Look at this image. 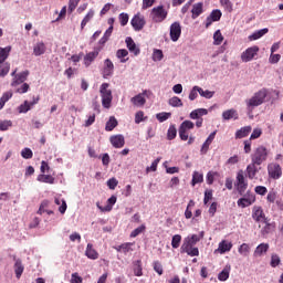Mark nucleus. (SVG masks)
Segmentation results:
<instances>
[{
	"instance_id": "obj_1",
	"label": "nucleus",
	"mask_w": 283,
	"mask_h": 283,
	"mask_svg": "<svg viewBox=\"0 0 283 283\" xmlns=\"http://www.w3.org/2000/svg\"><path fill=\"white\" fill-rule=\"evenodd\" d=\"M202 238H205V231H201L199 234L188 235L184 239L180 252L187 253V255H189L190 258H198V255H200V250H198L195 244H198V242H200Z\"/></svg>"
},
{
	"instance_id": "obj_2",
	"label": "nucleus",
	"mask_w": 283,
	"mask_h": 283,
	"mask_svg": "<svg viewBox=\"0 0 283 283\" xmlns=\"http://www.w3.org/2000/svg\"><path fill=\"white\" fill-rule=\"evenodd\" d=\"M266 96H269V90L266 88H261L255 92L250 98L245 99L247 112L251 114L255 107L264 105L266 102Z\"/></svg>"
},
{
	"instance_id": "obj_3",
	"label": "nucleus",
	"mask_w": 283,
	"mask_h": 283,
	"mask_svg": "<svg viewBox=\"0 0 283 283\" xmlns=\"http://www.w3.org/2000/svg\"><path fill=\"white\" fill-rule=\"evenodd\" d=\"M271 151L264 147V146H259L253 150V154L251 155V163H254V165H262L269 160V155Z\"/></svg>"
},
{
	"instance_id": "obj_4",
	"label": "nucleus",
	"mask_w": 283,
	"mask_h": 283,
	"mask_svg": "<svg viewBox=\"0 0 283 283\" xmlns=\"http://www.w3.org/2000/svg\"><path fill=\"white\" fill-rule=\"evenodd\" d=\"M99 94L102 98V107H104V109H109V107H112V101H114V96L112 95V90H109L108 83H103L101 85Z\"/></svg>"
},
{
	"instance_id": "obj_5",
	"label": "nucleus",
	"mask_w": 283,
	"mask_h": 283,
	"mask_svg": "<svg viewBox=\"0 0 283 283\" xmlns=\"http://www.w3.org/2000/svg\"><path fill=\"white\" fill-rule=\"evenodd\" d=\"M169 14V11L165 9V6L160 4L157 7H154L150 10V19L153 23H163L167 19V15Z\"/></svg>"
},
{
	"instance_id": "obj_6",
	"label": "nucleus",
	"mask_w": 283,
	"mask_h": 283,
	"mask_svg": "<svg viewBox=\"0 0 283 283\" xmlns=\"http://www.w3.org/2000/svg\"><path fill=\"white\" fill-rule=\"evenodd\" d=\"M259 53H260V46L258 45H253L245 49L241 53L242 63H251V61H253V59H255V56H258Z\"/></svg>"
},
{
	"instance_id": "obj_7",
	"label": "nucleus",
	"mask_w": 283,
	"mask_h": 283,
	"mask_svg": "<svg viewBox=\"0 0 283 283\" xmlns=\"http://www.w3.org/2000/svg\"><path fill=\"white\" fill-rule=\"evenodd\" d=\"M235 187L240 196H242V193L247 191V187H249V182H247V178L244 177L243 170H239L237 174Z\"/></svg>"
},
{
	"instance_id": "obj_8",
	"label": "nucleus",
	"mask_w": 283,
	"mask_h": 283,
	"mask_svg": "<svg viewBox=\"0 0 283 283\" xmlns=\"http://www.w3.org/2000/svg\"><path fill=\"white\" fill-rule=\"evenodd\" d=\"M195 124L191 120H184L179 127V138L182 140H189V129H193Z\"/></svg>"
},
{
	"instance_id": "obj_9",
	"label": "nucleus",
	"mask_w": 283,
	"mask_h": 283,
	"mask_svg": "<svg viewBox=\"0 0 283 283\" xmlns=\"http://www.w3.org/2000/svg\"><path fill=\"white\" fill-rule=\"evenodd\" d=\"M146 23L147 21H145V17L142 15L140 13L135 14L130 20V25H133V29L135 30V32H140V30L145 28Z\"/></svg>"
},
{
	"instance_id": "obj_10",
	"label": "nucleus",
	"mask_w": 283,
	"mask_h": 283,
	"mask_svg": "<svg viewBox=\"0 0 283 283\" xmlns=\"http://www.w3.org/2000/svg\"><path fill=\"white\" fill-rule=\"evenodd\" d=\"M149 94H151V92L144 91L143 93H139V94L135 95L134 97H132L130 103L135 107H144L145 103H147V99L145 98V96H149Z\"/></svg>"
},
{
	"instance_id": "obj_11",
	"label": "nucleus",
	"mask_w": 283,
	"mask_h": 283,
	"mask_svg": "<svg viewBox=\"0 0 283 283\" xmlns=\"http://www.w3.org/2000/svg\"><path fill=\"white\" fill-rule=\"evenodd\" d=\"M103 78H109L114 76V62L112 60H104L103 69H102Z\"/></svg>"
},
{
	"instance_id": "obj_12",
	"label": "nucleus",
	"mask_w": 283,
	"mask_h": 283,
	"mask_svg": "<svg viewBox=\"0 0 283 283\" xmlns=\"http://www.w3.org/2000/svg\"><path fill=\"white\" fill-rule=\"evenodd\" d=\"M182 34V27L180 25V22H174L170 25V40L176 43L178 39H180Z\"/></svg>"
},
{
	"instance_id": "obj_13",
	"label": "nucleus",
	"mask_w": 283,
	"mask_h": 283,
	"mask_svg": "<svg viewBox=\"0 0 283 283\" xmlns=\"http://www.w3.org/2000/svg\"><path fill=\"white\" fill-rule=\"evenodd\" d=\"M98 54H101V49H95L94 51L86 53L83 59L85 67H90V65H92V63L98 59Z\"/></svg>"
},
{
	"instance_id": "obj_14",
	"label": "nucleus",
	"mask_w": 283,
	"mask_h": 283,
	"mask_svg": "<svg viewBox=\"0 0 283 283\" xmlns=\"http://www.w3.org/2000/svg\"><path fill=\"white\" fill-rule=\"evenodd\" d=\"M268 174L270 178L277 180V178L282 177V168L280 167L279 164H270L268 166Z\"/></svg>"
},
{
	"instance_id": "obj_15",
	"label": "nucleus",
	"mask_w": 283,
	"mask_h": 283,
	"mask_svg": "<svg viewBox=\"0 0 283 283\" xmlns=\"http://www.w3.org/2000/svg\"><path fill=\"white\" fill-rule=\"evenodd\" d=\"M116 196H112L111 198L107 199V205L105 207L101 206V202L96 203L97 209L102 211V213H109L112 209H114V205H116Z\"/></svg>"
},
{
	"instance_id": "obj_16",
	"label": "nucleus",
	"mask_w": 283,
	"mask_h": 283,
	"mask_svg": "<svg viewBox=\"0 0 283 283\" xmlns=\"http://www.w3.org/2000/svg\"><path fill=\"white\" fill-rule=\"evenodd\" d=\"M252 218L255 220V222H266V217L264 216V210H262V207L254 206L252 210Z\"/></svg>"
},
{
	"instance_id": "obj_17",
	"label": "nucleus",
	"mask_w": 283,
	"mask_h": 283,
	"mask_svg": "<svg viewBox=\"0 0 283 283\" xmlns=\"http://www.w3.org/2000/svg\"><path fill=\"white\" fill-rule=\"evenodd\" d=\"M231 249H233V243L227 240H222L219 243L218 249L214 250V253H220V255H224V253H229Z\"/></svg>"
},
{
	"instance_id": "obj_18",
	"label": "nucleus",
	"mask_w": 283,
	"mask_h": 283,
	"mask_svg": "<svg viewBox=\"0 0 283 283\" xmlns=\"http://www.w3.org/2000/svg\"><path fill=\"white\" fill-rule=\"evenodd\" d=\"M125 43L130 54H134V56H138V54H140V48L136 45V42H134V39H132V36H127Z\"/></svg>"
},
{
	"instance_id": "obj_19",
	"label": "nucleus",
	"mask_w": 283,
	"mask_h": 283,
	"mask_svg": "<svg viewBox=\"0 0 283 283\" xmlns=\"http://www.w3.org/2000/svg\"><path fill=\"white\" fill-rule=\"evenodd\" d=\"M109 143L115 149H122L125 147V136L123 135H113L109 138Z\"/></svg>"
},
{
	"instance_id": "obj_20",
	"label": "nucleus",
	"mask_w": 283,
	"mask_h": 283,
	"mask_svg": "<svg viewBox=\"0 0 283 283\" xmlns=\"http://www.w3.org/2000/svg\"><path fill=\"white\" fill-rule=\"evenodd\" d=\"M45 52H48V46L45 45L44 41H38L33 45V55L34 56H43V54H45Z\"/></svg>"
},
{
	"instance_id": "obj_21",
	"label": "nucleus",
	"mask_w": 283,
	"mask_h": 283,
	"mask_svg": "<svg viewBox=\"0 0 283 283\" xmlns=\"http://www.w3.org/2000/svg\"><path fill=\"white\" fill-rule=\"evenodd\" d=\"M29 75H30V71H24V72H21V73L17 74L13 77L11 86L17 87V85H21V83H25V81H28Z\"/></svg>"
},
{
	"instance_id": "obj_22",
	"label": "nucleus",
	"mask_w": 283,
	"mask_h": 283,
	"mask_svg": "<svg viewBox=\"0 0 283 283\" xmlns=\"http://www.w3.org/2000/svg\"><path fill=\"white\" fill-rule=\"evenodd\" d=\"M255 202V195H250L247 198H240L237 201L238 207H241V209H247V207H251Z\"/></svg>"
},
{
	"instance_id": "obj_23",
	"label": "nucleus",
	"mask_w": 283,
	"mask_h": 283,
	"mask_svg": "<svg viewBox=\"0 0 283 283\" xmlns=\"http://www.w3.org/2000/svg\"><path fill=\"white\" fill-rule=\"evenodd\" d=\"M222 19V11L220 10H213L210 15L206 19V28H209L211 23L216 21H220Z\"/></svg>"
},
{
	"instance_id": "obj_24",
	"label": "nucleus",
	"mask_w": 283,
	"mask_h": 283,
	"mask_svg": "<svg viewBox=\"0 0 283 283\" xmlns=\"http://www.w3.org/2000/svg\"><path fill=\"white\" fill-rule=\"evenodd\" d=\"M216 140V132H212L208 138L205 140V143L201 146L200 154L205 155L207 151H209V147H211V143Z\"/></svg>"
},
{
	"instance_id": "obj_25",
	"label": "nucleus",
	"mask_w": 283,
	"mask_h": 283,
	"mask_svg": "<svg viewBox=\"0 0 283 283\" xmlns=\"http://www.w3.org/2000/svg\"><path fill=\"white\" fill-rule=\"evenodd\" d=\"M85 255L86 258H88V260H98V252L96 251V249H94V244L87 243Z\"/></svg>"
},
{
	"instance_id": "obj_26",
	"label": "nucleus",
	"mask_w": 283,
	"mask_h": 283,
	"mask_svg": "<svg viewBox=\"0 0 283 283\" xmlns=\"http://www.w3.org/2000/svg\"><path fill=\"white\" fill-rule=\"evenodd\" d=\"M269 243H261L254 250V258H262L265 253H269Z\"/></svg>"
},
{
	"instance_id": "obj_27",
	"label": "nucleus",
	"mask_w": 283,
	"mask_h": 283,
	"mask_svg": "<svg viewBox=\"0 0 283 283\" xmlns=\"http://www.w3.org/2000/svg\"><path fill=\"white\" fill-rule=\"evenodd\" d=\"M222 118L223 120H238L239 115H238V111H235V108H230L228 111H224L222 113Z\"/></svg>"
},
{
	"instance_id": "obj_28",
	"label": "nucleus",
	"mask_w": 283,
	"mask_h": 283,
	"mask_svg": "<svg viewBox=\"0 0 283 283\" xmlns=\"http://www.w3.org/2000/svg\"><path fill=\"white\" fill-rule=\"evenodd\" d=\"M54 202L59 207L60 213H62L63 216L67 211V202L65 201V199L61 198V196L55 197Z\"/></svg>"
},
{
	"instance_id": "obj_29",
	"label": "nucleus",
	"mask_w": 283,
	"mask_h": 283,
	"mask_svg": "<svg viewBox=\"0 0 283 283\" xmlns=\"http://www.w3.org/2000/svg\"><path fill=\"white\" fill-rule=\"evenodd\" d=\"M207 114H209V111H207V108H197L190 113L189 117L192 120H198L201 116H207Z\"/></svg>"
},
{
	"instance_id": "obj_30",
	"label": "nucleus",
	"mask_w": 283,
	"mask_h": 283,
	"mask_svg": "<svg viewBox=\"0 0 283 283\" xmlns=\"http://www.w3.org/2000/svg\"><path fill=\"white\" fill-rule=\"evenodd\" d=\"M258 164H254L253 161H251L250 165L247 166V176L250 180H253V178H255V176H258Z\"/></svg>"
},
{
	"instance_id": "obj_31",
	"label": "nucleus",
	"mask_w": 283,
	"mask_h": 283,
	"mask_svg": "<svg viewBox=\"0 0 283 283\" xmlns=\"http://www.w3.org/2000/svg\"><path fill=\"white\" fill-rule=\"evenodd\" d=\"M133 273L136 277H143V261L136 260L133 262Z\"/></svg>"
},
{
	"instance_id": "obj_32",
	"label": "nucleus",
	"mask_w": 283,
	"mask_h": 283,
	"mask_svg": "<svg viewBox=\"0 0 283 283\" xmlns=\"http://www.w3.org/2000/svg\"><path fill=\"white\" fill-rule=\"evenodd\" d=\"M231 275V265H226L223 270L218 274L219 282H227Z\"/></svg>"
},
{
	"instance_id": "obj_33",
	"label": "nucleus",
	"mask_w": 283,
	"mask_h": 283,
	"mask_svg": "<svg viewBox=\"0 0 283 283\" xmlns=\"http://www.w3.org/2000/svg\"><path fill=\"white\" fill-rule=\"evenodd\" d=\"M38 182H44L46 185H54L55 178L52 175H45L42 172L36 177Z\"/></svg>"
},
{
	"instance_id": "obj_34",
	"label": "nucleus",
	"mask_w": 283,
	"mask_h": 283,
	"mask_svg": "<svg viewBox=\"0 0 283 283\" xmlns=\"http://www.w3.org/2000/svg\"><path fill=\"white\" fill-rule=\"evenodd\" d=\"M264 34H269V29L264 28V29L254 31L251 35H249V41H258V39H262Z\"/></svg>"
},
{
	"instance_id": "obj_35",
	"label": "nucleus",
	"mask_w": 283,
	"mask_h": 283,
	"mask_svg": "<svg viewBox=\"0 0 283 283\" xmlns=\"http://www.w3.org/2000/svg\"><path fill=\"white\" fill-rule=\"evenodd\" d=\"M10 52H12V46L0 48V65L1 63H6L8 61V56H10Z\"/></svg>"
},
{
	"instance_id": "obj_36",
	"label": "nucleus",
	"mask_w": 283,
	"mask_h": 283,
	"mask_svg": "<svg viewBox=\"0 0 283 283\" xmlns=\"http://www.w3.org/2000/svg\"><path fill=\"white\" fill-rule=\"evenodd\" d=\"M116 56L117 59H119L120 63H127L129 61V51H127L126 49H119L116 52Z\"/></svg>"
},
{
	"instance_id": "obj_37",
	"label": "nucleus",
	"mask_w": 283,
	"mask_h": 283,
	"mask_svg": "<svg viewBox=\"0 0 283 283\" xmlns=\"http://www.w3.org/2000/svg\"><path fill=\"white\" fill-rule=\"evenodd\" d=\"M94 14H95L94 9H90L81 22V30H84L85 25H87L94 19Z\"/></svg>"
},
{
	"instance_id": "obj_38",
	"label": "nucleus",
	"mask_w": 283,
	"mask_h": 283,
	"mask_svg": "<svg viewBox=\"0 0 283 283\" xmlns=\"http://www.w3.org/2000/svg\"><path fill=\"white\" fill-rule=\"evenodd\" d=\"M201 182H205V175H202V172L193 171L191 186L196 187L197 185H200Z\"/></svg>"
},
{
	"instance_id": "obj_39",
	"label": "nucleus",
	"mask_w": 283,
	"mask_h": 283,
	"mask_svg": "<svg viewBox=\"0 0 283 283\" xmlns=\"http://www.w3.org/2000/svg\"><path fill=\"white\" fill-rule=\"evenodd\" d=\"M251 126H244L235 132V138H247L249 134H251Z\"/></svg>"
},
{
	"instance_id": "obj_40",
	"label": "nucleus",
	"mask_w": 283,
	"mask_h": 283,
	"mask_svg": "<svg viewBox=\"0 0 283 283\" xmlns=\"http://www.w3.org/2000/svg\"><path fill=\"white\" fill-rule=\"evenodd\" d=\"M23 263H21V260L17 259L14 263V273L18 280L21 279V275H23Z\"/></svg>"
},
{
	"instance_id": "obj_41",
	"label": "nucleus",
	"mask_w": 283,
	"mask_h": 283,
	"mask_svg": "<svg viewBox=\"0 0 283 283\" xmlns=\"http://www.w3.org/2000/svg\"><path fill=\"white\" fill-rule=\"evenodd\" d=\"M202 8H203L202 2L195 3L192 6V9H191L192 19H198V15L202 14Z\"/></svg>"
},
{
	"instance_id": "obj_42",
	"label": "nucleus",
	"mask_w": 283,
	"mask_h": 283,
	"mask_svg": "<svg viewBox=\"0 0 283 283\" xmlns=\"http://www.w3.org/2000/svg\"><path fill=\"white\" fill-rule=\"evenodd\" d=\"M118 126V120L116 117L111 116L109 119L106 122L105 129L106 132H113L115 127Z\"/></svg>"
},
{
	"instance_id": "obj_43",
	"label": "nucleus",
	"mask_w": 283,
	"mask_h": 283,
	"mask_svg": "<svg viewBox=\"0 0 283 283\" xmlns=\"http://www.w3.org/2000/svg\"><path fill=\"white\" fill-rule=\"evenodd\" d=\"M112 32H114V25H109V28L105 31L103 38L99 40L101 45H105V43L109 41V36H112Z\"/></svg>"
},
{
	"instance_id": "obj_44",
	"label": "nucleus",
	"mask_w": 283,
	"mask_h": 283,
	"mask_svg": "<svg viewBox=\"0 0 283 283\" xmlns=\"http://www.w3.org/2000/svg\"><path fill=\"white\" fill-rule=\"evenodd\" d=\"M163 59H165V54L163 53V50L160 49H154L153 51V61L155 63L160 62Z\"/></svg>"
},
{
	"instance_id": "obj_45",
	"label": "nucleus",
	"mask_w": 283,
	"mask_h": 283,
	"mask_svg": "<svg viewBox=\"0 0 283 283\" xmlns=\"http://www.w3.org/2000/svg\"><path fill=\"white\" fill-rule=\"evenodd\" d=\"M222 41H224V36L220 30H217L213 33V45H222Z\"/></svg>"
},
{
	"instance_id": "obj_46",
	"label": "nucleus",
	"mask_w": 283,
	"mask_h": 283,
	"mask_svg": "<svg viewBox=\"0 0 283 283\" xmlns=\"http://www.w3.org/2000/svg\"><path fill=\"white\" fill-rule=\"evenodd\" d=\"M240 255H243V258H247L249 253H251V247H249V243H242L238 249Z\"/></svg>"
},
{
	"instance_id": "obj_47",
	"label": "nucleus",
	"mask_w": 283,
	"mask_h": 283,
	"mask_svg": "<svg viewBox=\"0 0 283 283\" xmlns=\"http://www.w3.org/2000/svg\"><path fill=\"white\" fill-rule=\"evenodd\" d=\"M30 109H32V105L28 101H24V103L18 107L19 114H28Z\"/></svg>"
},
{
	"instance_id": "obj_48",
	"label": "nucleus",
	"mask_w": 283,
	"mask_h": 283,
	"mask_svg": "<svg viewBox=\"0 0 283 283\" xmlns=\"http://www.w3.org/2000/svg\"><path fill=\"white\" fill-rule=\"evenodd\" d=\"M199 95L202 97V98H213V96L216 95V92L213 91H209V90H202V87L199 86Z\"/></svg>"
},
{
	"instance_id": "obj_49",
	"label": "nucleus",
	"mask_w": 283,
	"mask_h": 283,
	"mask_svg": "<svg viewBox=\"0 0 283 283\" xmlns=\"http://www.w3.org/2000/svg\"><path fill=\"white\" fill-rule=\"evenodd\" d=\"M9 72H10V63L2 62L0 64V76H2V77L8 76Z\"/></svg>"
},
{
	"instance_id": "obj_50",
	"label": "nucleus",
	"mask_w": 283,
	"mask_h": 283,
	"mask_svg": "<svg viewBox=\"0 0 283 283\" xmlns=\"http://www.w3.org/2000/svg\"><path fill=\"white\" fill-rule=\"evenodd\" d=\"M12 127V120L10 119H0V132H8Z\"/></svg>"
},
{
	"instance_id": "obj_51",
	"label": "nucleus",
	"mask_w": 283,
	"mask_h": 283,
	"mask_svg": "<svg viewBox=\"0 0 283 283\" xmlns=\"http://www.w3.org/2000/svg\"><path fill=\"white\" fill-rule=\"evenodd\" d=\"M156 118L159 123H165V120H169L171 118V113L161 112L156 114Z\"/></svg>"
},
{
	"instance_id": "obj_52",
	"label": "nucleus",
	"mask_w": 283,
	"mask_h": 283,
	"mask_svg": "<svg viewBox=\"0 0 283 283\" xmlns=\"http://www.w3.org/2000/svg\"><path fill=\"white\" fill-rule=\"evenodd\" d=\"M168 104L171 107H182V99H180L178 96H174L168 101Z\"/></svg>"
},
{
	"instance_id": "obj_53",
	"label": "nucleus",
	"mask_w": 283,
	"mask_h": 283,
	"mask_svg": "<svg viewBox=\"0 0 283 283\" xmlns=\"http://www.w3.org/2000/svg\"><path fill=\"white\" fill-rule=\"evenodd\" d=\"M144 120H147V116H145V112L138 111L135 114V123H136V125H140V123H144Z\"/></svg>"
},
{
	"instance_id": "obj_54",
	"label": "nucleus",
	"mask_w": 283,
	"mask_h": 283,
	"mask_svg": "<svg viewBox=\"0 0 283 283\" xmlns=\"http://www.w3.org/2000/svg\"><path fill=\"white\" fill-rule=\"evenodd\" d=\"M177 135H178V130L176 129V126L170 125L167 132L168 140H174V138H176Z\"/></svg>"
},
{
	"instance_id": "obj_55",
	"label": "nucleus",
	"mask_w": 283,
	"mask_h": 283,
	"mask_svg": "<svg viewBox=\"0 0 283 283\" xmlns=\"http://www.w3.org/2000/svg\"><path fill=\"white\" fill-rule=\"evenodd\" d=\"M87 119L84 122V127H92L94 123L96 122V114L91 113L86 117Z\"/></svg>"
},
{
	"instance_id": "obj_56",
	"label": "nucleus",
	"mask_w": 283,
	"mask_h": 283,
	"mask_svg": "<svg viewBox=\"0 0 283 283\" xmlns=\"http://www.w3.org/2000/svg\"><path fill=\"white\" fill-rule=\"evenodd\" d=\"M180 242H182V235L175 234L171 240L172 249H178L180 247Z\"/></svg>"
},
{
	"instance_id": "obj_57",
	"label": "nucleus",
	"mask_w": 283,
	"mask_h": 283,
	"mask_svg": "<svg viewBox=\"0 0 283 283\" xmlns=\"http://www.w3.org/2000/svg\"><path fill=\"white\" fill-rule=\"evenodd\" d=\"M198 94H200V86H193L188 96L189 101H196Z\"/></svg>"
},
{
	"instance_id": "obj_58",
	"label": "nucleus",
	"mask_w": 283,
	"mask_h": 283,
	"mask_svg": "<svg viewBox=\"0 0 283 283\" xmlns=\"http://www.w3.org/2000/svg\"><path fill=\"white\" fill-rule=\"evenodd\" d=\"M21 156L22 158H24V160H30L32 156H34V153L32 151V149L27 147L21 150Z\"/></svg>"
},
{
	"instance_id": "obj_59",
	"label": "nucleus",
	"mask_w": 283,
	"mask_h": 283,
	"mask_svg": "<svg viewBox=\"0 0 283 283\" xmlns=\"http://www.w3.org/2000/svg\"><path fill=\"white\" fill-rule=\"evenodd\" d=\"M280 262H282V260L280 259V255H277V254H272L271 255L270 265L272 266V269H275L276 266H280Z\"/></svg>"
},
{
	"instance_id": "obj_60",
	"label": "nucleus",
	"mask_w": 283,
	"mask_h": 283,
	"mask_svg": "<svg viewBox=\"0 0 283 283\" xmlns=\"http://www.w3.org/2000/svg\"><path fill=\"white\" fill-rule=\"evenodd\" d=\"M161 158L155 159L150 166L146 168V174H149V171H156L158 169V165L160 163Z\"/></svg>"
},
{
	"instance_id": "obj_61",
	"label": "nucleus",
	"mask_w": 283,
	"mask_h": 283,
	"mask_svg": "<svg viewBox=\"0 0 283 283\" xmlns=\"http://www.w3.org/2000/svg\"><path fill=\"white\" fill-rule=\"evenodd\" d=\"M281 59H282V55L271 53L270 57H269V63H271V65H275V64L280 63Z\"/></svg>"
},
{
	"instance_id": "obj_62",
	"label": "nucleus",
	"mask_w": 283,
	"mask_h": 283,
	"mask_svg": "<svg viewBox=\"0 0 283 283\" xmlns=\"http://www.w3.org/2000/svg\"><path fill=\"white\" fill-rule=\"evenodd\" d=\"M132 247H134V243L132 242L122 244V253H125V254L130 253V251H134Z\"/></svg>"
},
{
	"instance_id": "obj_63",
	"label": "nucleus",
	"mask_w": 283,
	"mask_h": 283,
	"mask_svg": "<svg viewBox=\"0 0 283 283\" xmlns=\"http://www.w3.org/2000/svg\"><path fill=\"white\" fill-rule=\"evenodd\" d=\"M143 231H145V224H142L138 228H136L135 230H133L130 233V238H137V235H140V233H143Z\"/></svg>"
},
{
	"instance_id": "obj_64",
	"label": "nucleus",
	"mask_w": 283,
	"mask_h": 283,
	"mask_svg": "<svg viewBox=\"0 0 283 283\" xmlns=\"http://www.w3.org/2000/svg\"><path fill=\"white\" fill-rule=\"evenodd\" d=\"M71 283H83V277L75 272L71 275Z\"/></svg>"
}]
</instances>
